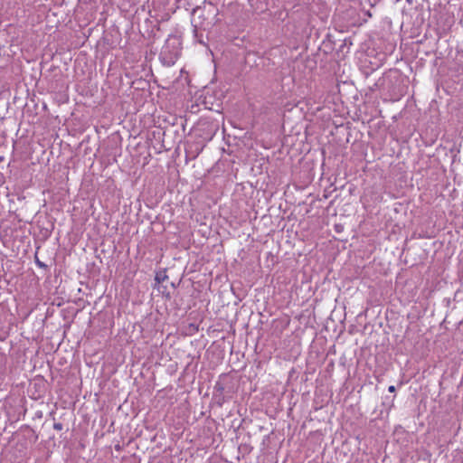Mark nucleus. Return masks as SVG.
I'll use <instances>...</instances> for the list:
<instances>
[{
	"label": "nucleus",
	"instance_id": "obj_5",
	"mask_svg": "<svg viewBox=\"0 0 463 463\" xmlns=\"http://www.w3.org/2000/svg\"><path fill=\"white\" fill-rule=\"evenodd\" d=\"M388 391L390 392H395V386H393V385L389 386Z\"/></svg>",
	"mask_w": 463,
	"mask_h": 463
},
{
	"label": "nucleus",
	"instance_id": "obj_2",
	"mask_svg": "<svg viewBox=\"0 0 463 463\" xmlns=\"http://www.w3.org/2000/svg\"><path fill=\"white\" fill-rule=\"evenodd\" d=\"M53 429L56 430H61L63 429V425L61 422H54Z\"/></svg>",
	"mask_w": 463,
	"mask_h": 463
},
{
	"label": "nucleus",
	"instance_id": "obj_7",
	"mask_svg": "<svg viewBox=\"0 0 463 463\" xmlns=\"http://www.w3.org/2000/svg\"><path fill=\"white\" fill-rule=\"evenodd\" d=\"M199 10H200V8L197 7V8L194 9V13H196Z\"/></svg>",
	"mask_w": 463,
	"mask_h": 463
},
{
	"label": "nucleus",
	"instance_id": "obj_1",
	"mask_svg": "<svg viewBox=\"0 0 463 463\" xmlns=\"http://www.w3.org/2000/svg\"><path fill=\"white\" fill-rule=\"evenodd\" d=\"M180 55V43L175 37H169L165 41L159 53V60L167 67L175 63Z\"/></svg>",
	"mask_w": 463,
	"mask_h": 463
},
{
	"label": "nucleus",
	"instance_id": "obj_3",
	"mask_svg": "<svg viewBox=\"0 0 463 463\" xmlns=\"http://www.w3.org/2000/svg\"><path fill=\"white\" fill-rule=\"evenodd\" d=\"M165 279H166V275L156 274V280L158 282L165 280Z\"/></svg>",
	"mask_w": 463,
	"mask_h": 463
},
{
	"label": "nucleus",
	"instance_id": "obj_4",
	"mask_svg": "<svg viewBox=\"0 0 463 463\" xmlns=\"http://www.w3.org/2000/svg\"><path fill=\"white\" fill-rule=\"evenodd\" d=\"M36 264L41 267V268H46V265L43 262H41L37 258H36Z\"/></svg>",
	"mask_w": 463,
	"mask_h": 463
},
{
	"label": "nucleus",
	"instance_id": "obj_6",
	"mask_svg": "<svg viewBox=\"0 0 463 463\" xmlns=\"http://www.w3.org/2000/svg\"><path fill=\"white\" fill-rule=\"evenodd\" d=\"M194 32L195 34L197 33V25H194Z\"/></svg>",
	"mask_w": 463,
	"mask_h": 463
}]
</instances>
